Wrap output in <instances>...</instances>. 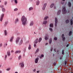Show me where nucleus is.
I'll use <instances>...</instances> for the list:
<instances>
[{
    "label": "nucleus",
    "instance_id": "nucleus-1",
    "mask_svg": "<svg viewBox=\"0 0 73 73\" xmlns=\"http://www.w3.org/2000/svg\"><path fill=\"white\" fill-rule=\"evenodd\" d=\"M21 20L22 21V24H23V25H25L26 23H27V17H25L24 15H23L22 16Z\"/></svg>",
    "mask_w": 73,
    "mask_h": 73
},
{
    "label": "nucleus",
    "instance_id": "nucleus-2",
    "mask_svg": "<svg viewBox=\"0 0 73 73\" xmlns=\"http://www.w3.org/2000/svg\"><path fill=\"white\" fill-rule=\"evenodd\" d=\"M62 13L63 14H65L66 13V9L65 7H64L62 9Z\"/></svg>",
    "mask_w": 73,
    "mask_h": 73
},
{
    "label": "nucleus",
    "instance_id": "nucleus-3",
    "mask_svg": "<svg viewBox=\"0 0 73 73\" xmlns=\"http://www.w3.org/2000/svg\"><path fill=\"white\" fill-rule=\"evenodd\" d=\"M4 13H2L1 14L0 17V21H3V18L4 17Z\"/></svg>",
    "mask_w": 73,
    "mask_h": 73
},
{
    "label": "nucleus",
    "instance_id": "nucleus-4",
    "mask_svg": "<svg viewBox=\"0 0 73 73\" xmlns=\"http://www.w3.org/2000/svg\"><path fill=\"white\" fill-rule=\"evenodd\" d=\"M55 27H57V22H58V21H57V19L55 17Z\"/></svg>",
    "mask_w": 73,
    "mask_h": 73
},
{
    "label": "nucleus",
    "instance_id": "nucleus-5",
    "mask_svg": "<svg viewBox=\"0 0 73 73\" xmlns=\"http://www.w3.org/2000/svg\"><path fill=\"white\" fill-rule=\"evenodd\" d=\"M19 65H21V68H23L24 66V62H21V63H20L19 64Z\"/></svg>",
    "mask_w": 73,
    "mask_h": 73
},
{
    "label": "nucleus",
    "instance_id": "nucleus-6",
    "mask_svg": "<svg viewBox=\"0 0 73 73\" xmlns=\"http://www.w3.org/2000/svg\"><path fill=\"white\" fill-rule=\"evenodd\" d=\"M47 5V4L46 3H45L44 4L43 7L42 8V9L43 10H45V8H46V6Z\"/></svg>",
    "mask_w": 73,
    "mask_h": 73
},
{
    "label": "nucleus",
    "instance_id": "nucleus-7",
    "mask_svg": "<svg viewBox=\"0 0 73 73\" xmlns=\"http://www.w3.org/2000/svg\"><path fill=\"white\" fill-rule=\"evenodd\" d=\"M20 40V37H18L16 40V44H18L19 42V40Z\"/></svg>",
    "mask_w": 73,
    "mask_h": 73
},
{
    "label": "nucleus",
    "instance_id": "nucleus-8",
    "mask_svg": "<svg viewBox=\"0 0 73 73\" xmlns=\"http://www.w3.org/2000/svg\"><path fill=\"white\" fill-rule=\"evenodd\" d=\"M19 21V19L18 18H16L15 19L14 21V23L15 24H16L17 23H18Z\"/></svg>",
    "mask_w": 73,
    "mask_h": 73
},
{
    "label": "nucleus",
    "instance_id": "nucleus-9",
    "mask_svg": "<svg viewBox=\"0 0 73 73\" xmlns=\"http://www.w3.org/2000/svg\"><path fill=\"white\" fill-rule=\"evenodd\" d=\"M39 60V58H37L35 60V64H37L38 63V60Z\"/></svg>",
    "mask_w": 73,
    "mask_h": 73
},
{
    "label": "nucleus",
    "instance_id": "nucleus-10",
    "mask_svg": "<svg viewBox=\"0 0 73 73\" xmlns=\"http://www.w3.org/2000/svg\"><path fill=\"white\" fill-rule=\"evenodd\" d=\"M62 40L63 41H65V37H64V35L62 34Z\"/></svg>",
    "mask_w": 73,
    "mask_h": 73
},
{
    "label": "nucleus",
    "instance_id": "nucleus-11",
    "mask_svg": "<svg viewBox=\"0 0 73 73\" xmlns=\"http://www.w3.org/2000/svg\"><path fill=\"white\" fill-rule=\"evenodd\" d=\"M48 37H49V36H48V35H46L44 37V39L46 40H48V39H49Z\"/></svg>",
    "mask_w": 73,
    "mask_h": 73
},
{
    "label": "nucleus",
    "instance_id": "nucleus-12",
    "mask_svg": "<svg viewBox=\"0 0 73 73\" xmlns=\"http://www.w3.org/2000/svg\"><path fill=\"white\" fill-rule=\"evenodd\" d=\"M29 25L30 26H33V21H31Z\"/></svg>",
    "mask_w": 73,
    "mask_h": 73
},
{
    "label": "nucleus",
    "instance_id": "nucleus-13",
    "mask_svg": "<svg viewBox=\"0 0 73 73\" xmlns=\"http://www.w3.org/2000/svg\"><path fill=\"white\" fill-rule=\"evenodd\" d=\"M38 38H37L36 40L34 41V44H37L38 42Z\"/></svg>",
    "mask_w": 73,
    "mask_h": 73
},
{
    "label": "nucleus",
    "instance_id": "nucleus-14",
    "mask_svg": "<svg viewBox=\"0 0 73 73\" xmlns=\"http://www.w3.org/2000/svg\"><path fill=\"white\" fill-rule=\"evenodd\" d=\"M23 40H21L19 43V45H21V44H23Z\"/></svg>",
    "mask_w": 73,
    "mask_h": 73
},
{
    "label": "nucleus",
    "instance_id": "nucleus-15",
    "mask_svg": "<svg viewBox=\"0 0 73 73\" xmlns=\"http://www.w3.org/2000/svg\"><path fill=\"white\" fill-rule=\"evenodd\" d=\"M20 52H21V51L20 50H17V51H16L15 52V54H17V53H20Z\"/></svg>",
    "mask_w": 73,
    "mask_h": 73
},
{
    "label": "nucleus",
    "instance_id": "nucleus-16",
    "mask_svg": "<svg viewBox=\"0 0 73 73\" xmlns=\"http://www.w3.org/2000/svg\"><path fill=\"white\" fill-rule=\"evenodd\" d=\"M68 5L69 7H71V3L70 2H68Z\"/></svg>",
    "mask_w": 73,
    "mask_h": 73
},
{
    "label": "nucleus",
    "instance_id": "nucleus-17",
    "mask_svg": "<svg viewBox=\"0 0 73 73\" xmlns=\"http://www.w3.org/2000/svg\"><path fill=\"white\" fill-rule=\"evenodd\" d=\"M13 36H12L11 37L10 39V41H11V42H12V41H13Z\"/></svg>",
    "mask_w": 73,
    "mask_h": 73
},
{
    "label": "nucleus",
    "instance_id": "nucleus-18",
    "mask_svg": "<svg viewBox=\"0 0 73 73\" xmlns=\"http://www.w3.org/2000/svg\"><path fill=\"white\" fill-rule=\"evenodd\" d=\"M42 40V38H40L38 39V42H41V41Z\"/></svg>",
    "mask_w": 73,
    "mask_h": 73
},
{
    "label": "nucleus",
    "instance_id": "nucleus-19",
    "mask_svg": "<svg viewBox=\"0 0 73 73\" xmlns=\"http://www.w3.org/2000/svg\"><path fill=\"white\" fill-rule=\"evenodd\" d=\"M61 10H59L57 13V15H60V13H61Z\"/></svg>",
    "mask_w": 73,
    "mask_h": 73
},
{
    "label": "nucleus",
    "instance_id": "nucleus-20",
    "mask_svg": "<svg viewBox=\"0 0 73 73\" xmlns=\"http://www.w3.org/2000/svg\"><path fill=\"white\" fill-rule=\"evenodd\" d=\"M7 54L8 56H10V55H11V54L10 53V51H8L7 52Z\"/></svg>",
    "mask_w": 73,
    "mask_h": 73
},
{
    "label": "nucleus",
    "instance_id": "nucleus-21",
    "mask_svg": "<svg viewBox=\"0 0 73 73\" xmlns=\"http://www.w3.org/2000/svg\"><path fill=\"white\" fill-rule=\"evenodd\" d=\"M53 6H54V3H52L50 6V7L52 8L53 7Z\"/></svg>",
    "mask_w": 73,
    "mask_h": 73
},
{
    "label": "nucleus",
    "instance_id": "nucleus-22",
    "mask_svg": "<svg viewBox=\"0 0 73 73\" xmlns=\"http://www.w3.org/2000/svg\"><path fill=\"white\" fill-rule=\"evenodd\" d=\"M2 11L3 12V13L5 12V11H6L5 9L4 8H2Z\"/></svg>",
    "mask_w": 73,
    "mask_h": 73
},
{
    "label": "nucleus",
    "instance_id": "nucleus-23",
    "mask_svg": "<svg viewBox=\"0 0 73 73\" xmlns=\"http://www.w3.org/2000/svg\"><path fill=\"white\" fill-rule=\"evenodd\" d=\"M4 33L5 36H7V32L6 30L4 31Z\"/></svg>",
    "mask_w": 73,
    "mask_h": 73
},
{
    "label": "nucleus",
    "instance_id": "nucleus-24",
    "mask_svg": "<svg viewBox=\"0 0 73 73\" xmlns=\"http://www.w3.org/2000/svg\"><path fill=\"white\" fill-rule=\"evenodd\" d=\"M50 27H51L52 28V27H53V24L51 23L49 25Z\"/></svg>",
    "mask_w": 73,
    "mask_h": 73
},
{
    "label": "nucleus",
    "instance_id": "nucleus-25",
    "mask_svg": "<svg viewBox=\"0 0 73 73\" xmlns=\"http://www.w3.org/2000/svg\"><path fill=\"white\" fill-rule=\"evenodd\" d=\"M48 23V21H44L43 22V24H46Z\"/></svg>",
    "mask_w": 73,
    "mask_h": 73
},
{
    "label": "nucleus",
    "instance_id": "nucleus-26",
    "mask_svg": "<svg viewBox=\"0 0 73 73\" xmlns=\"http://www.w3.org/2000/svg\"><path fill=\"white\" fill-rule=\"evenodd\" d=\"M28 49L29 50H31V44L29 45V46L28 47Z\"/></svg>",
    "mask_w": 73,
    "mask_h": 73
},
{
    "label": "nucleus",
    "instance_id": "nucleus-27",
    "mask_svg": "<svg viewBox=\"0 0 73 73\" xmlns=\"http://www.w3.org/2000/svg\"><path fill=\"white\" fill-rule=\"evenodd\" d=\"M8 24V22L7 21V22H5V24L4 25V26H6Z\"/></svg>",
    "mask_w": 73,
    "mask_h": 73
},
{
    "label": "nucleus",
    "instance_id": "nucleus-28",
    "mask_svg": "<svg viewBox=\"0 0 73 73\" xmlns=\"http://www.w3.org/2000/svg\"><path fill=\"white\" fill-rule=\"evenodd\" d=\"M36 4L37 5H39V4H40V1H37Z\"/></svg>",
    "mask_w": 73,
    "mask_h": 73
},
{
    "label": "nucleus",
    "instance_id": "nucleus-29",
    "mask_svg": "<svg viewBox=\"0 0 73 73\" xmlns=\"http://www.w3.org/2000/svg\"><path fill=\"white\" fill-rule=\"evenodd\" d=\"M52 38H51L50 39L49 42V44H50L52 43Z\"/></svg>",
    "mask_w": 73,
    "mask_h": 73
},
{
    "label": "nucleus",
    "instance_id": "nucleus-30",
    "mask_svg": "<svg viewBox=\"0 0 73 73\" xmlns=\"http://www.w3.org/2000/svg\"><path fill=\"white\" fill-rule=\"evenodd\" d=\"M72 33V32L71 31H70L69 34V36H71Z\"/></svg>",
    "mask_w": 73,
    "mask_h": 73
},
{
    "label": "nucleus",
    "instance_id": "nucleus-31",
    "mask_svg": "<svg viewBox=\"0 0 73 73\" xmlns=\"http://www.w3.org/2000/svg\"><path fill=\"white\" fill-rule=\"evenodd\" d=\"M70 24L71 25H72V24H73V20L72 19H70Z\"/></svg>",
    "mask_w": 73,
    "mask_h": 73
},
{
    "label": "nucleus",
    "instance_id": "nucleus-32",
    "mask_svg": "<svg viewBox=\"0 0 73 73\" xmlns=\"http://www.w3.org/2000/svg\"><path fill=\"white\" fill-rule=\"evenodd\" d=\"M33 8L32 7H30L29 8V11H31L33 9Z\"/></svg>",
    "mask_w": 73,
    "mask_h": 73
},
{
    "label": "nucleus",
    "instance_id": "nucleus-33",
    "mask_svg": "<svg viewBox=\"0 0 73 73\" xmlns=\"http://www.w3.org/2000/svg\"><path fill=\"white\" fill-rule=\"evenodd\" d=\"M38 51H39V49H38V48H37V49L36 50L35 53H37L38 52Z\"/></svg>",
    "mask_w": 73,
    "mask_h": 73
},
{
    "label": "nucleus",
    "instance_id": "nucleus-34",
    "mask_svg": "<svg viewBox=\"0 0 73 73\" xmlns=\"http://www.w3.org/2000/svg\"><path fill=\"white\" fill-rule=\"evenodd\" d=\"M66 23H67V24H68V23H69V20L67 19L66 21Z\"/></svg>",
    "mask_w": 73,
    "mask_h": 73
},
{
    "label": "nucleus",
    "instance_id": "nucleus-35",
    "mask_svg": "<svg viewBox=\"0 0 73 73\" xmlns=\"http://www.w3.org/2000/svg\"><path fill=\"white\" fill-rule=\"evenodd\" d=\"M48 16H46L45 17L44 19V20H46V19H48Z\"/></svg>",
    "mask_w": 73,
    "mask_h": 73
},
{
    "label": "nucleus",
    "instance_id": "nucleus-36",
    "mask_svg": "<svg viewBox=\"0 0 73 73\" xmlns=\"http://www.w3.org/2000/svg\"><path fill=\"white\" fill-rule=\"evenodd\" d=\"M7 55H5V61L7 59Z\"/></svg>",
    "mask_w": 73,
    "mask_h": 73
},
{
    "label": "nucleus",
    "instance_id": "nucleus-37",
    "mask_svg": "<svg viewBox=\"0 0 73 73\" xmlns=\"http://www.w3.org/2000/svg\"><path fill=\"white\" fill-rule=\"evenodd\" d=\"M21 58V56H19L18 57V60H20Z\"/></svg>",
    "mask_w": 73,
    "mask_h": 73
},
{
    "label": "nucleus",
    "instance_id": "nucleus-38",
    "mask_svg": "<svg viewBox=\"0 0 73 73\" xmlns=\"http://www.w3.org/2000/svg\"><path fill=\"white\" fill-rule=\"evenodd\" d=\"M49 29L50 31V32H52V31H53V29H52L51 28H49Z\"/></svg>",
    "mask_w": 73,
    "mask_h": 73
},
{
    "label": "nucleus",
    "instance_id": "nucleus-39",
    "mask_svg": "<svg viewBox=\"0 0 73 73\" xmlns=\"http://www.w3.org/2000/svg\"><path fill=\"white\" fill-rule=\"evenodd\" d=\"M54 40H55V41H56V40H57V38L56 37H55L54 38Z\"/></svg>",
    "mask_w": 73,
    "mask_h": 73
},
{
    "label": "nucleus",
    "instance_id": "nucleus-40",
    "mask_svg": "<svg viewBox=\"0 0 73 73\" xmlns=\"http://www.w3.org/2000/svg\"><path fill=\"white\" fill-rule=\"evenodd\" d=\"M14 1L15 3L16 4H17V0H14Z\"/></svg>",
    "mask_w": 73,
    "mask_h": 73
},
{
    "label": "nucleus",
    "instance_id": "nucleus-41",
    "mask_svg": "<svg viewBox=\"0 0 73 73\" xmlns=\"http://www.w3.org/2000/svg\"><path fill=\"white\" fill-rule=\"evenodd\" d=\"M0 7L1 8H4V5H0Z\"/></svg>",
    "mask_w": 73,
    "mask_h": 73
},
{
    "label": "nucleus",
    "instance_id": "nucleus-42",
    "mask_svg": "<svg viewBox=\"0 0 73 73\" xmlns=\"http://www.w3.org/2000/svg\"><path fill=\"white\" fill-rule=\"evenodd\" d=\"M18 11V9H17V8L15 9H14V11Z\"/></svg>",
    "mask_w": 73,
    "mask_h": 73
},
{
    "label": "nucleus",
    "instance_id": "nucleus-43",
    "mask_svg": "<svg viewBox=\"0 0 73 73\" xmlns=\"http://www.w3.org/2000/svg\"><path fill=\"white\" fill-rule=\"evenodd\" d=\"M34 46L35 48H36V47L37 46H36V43H34Z\"/></svg>",
    "mask_w": 73,
    "mask_h": 73
},
{
    "label": "nucleus",
    "instance_id": "nucleus-44",
    "mask_svg": "<svg viewBox=\"0 0 73 73\" xmlns=\"http://www.w3.org/2000/svg\"><path fill=\"white\" fill-rule=\"evenodd\" d=\"M62 53L63 54H64V50H62Z\"/></svg>",
    "mask_w": 73,
    "mask_h": 73
},
{
    "label": "nucleus",
    "instance_id": "nucleus-45",
    "mask_svg": "<svg viewBox=\"0 0 73 73\" xmlns=\"http://www.w3.org/2000/svg\"><path fill=\"white\" fill-rule=\"evenodd\" d=\"M44 55L43 54H42L41 55V57H44Z\"/></svg>",
    "mask_w": 73,
    "mask_h": 73
},
{
    "label": "nucleus",
    "instance_id": "nucleus-46",
    "mask_svg": "<svg viewBox=\"0 0 73 73\" xmlns=\"http://www.w3.org/2000/svg\"><path fill=\"white\" fill-rule=\"evenodd\" d=\"M10 69H11L10 68H7V71H9V70H10Z\"/></svg>",
    "mask_w": 73,
    "mask_h": 73
},
{
    "label": "nucleus",
    "instance_id": "nucleus-47",
    "mask_svg": "<svg viewBox=\"0 0 73 73\" xmlns=\"http://www.w3.org/2000/svg\"><path fill=\"white\" fill-rule=\"evenodd\" d=\"M2 45H3V44L2 43H1L0 44V47H1L2 46Z\"/></svg>",
    "mask_w": 73,
    "mask_h": 73
},
{
    "label": "nucleus",
    "instance_id": "nucleus-48",
    "mask_svg": "<svg viewBox=\"0 0 73 73\" xmlns=\"http://www.w3.org/2000/svg\"><path fill=\"white\" fill-rule=\"evenodd\" d=\"M54 9H56V6L54 5Z\"/></svg>",
    "mask_w": 73,
    "mask_h": 73
},
{
    "label": "nucleus",
    "instance_id": "nucleus-49",
    "mask_svg": "<svg viewBox=\"0 0 73 73\" xmlns=\"http://www.w3.org/2000/svg\"><path fill=\"white\" fill-rule=\"evenodd\" d=\"M4 47L5 46H7V44L6 43L5 44Z\"/></svg>",
    "mask_w": 73,
    "mask_h": 73
},
{
    "label": "nucleus",
    "instance_id": "nucleus-50",
    "mask_svg": "<svg viewBox=\"0 0 73 73\" xmlns=\"http://www.w3.org/2000/svg\"><path fill=\"white\" fill-rule=\"evenodd\" d=\"M41 27H40L39 29V31H41Z\"/></svg>",
    "mask_w": 73,
    "mask_h": 73
},
{
    "label": "nucleus",
    "instance_id": "nucleus-51",
    "mask_svg": "<svg viewBox=\"0 0 73 73\" xmlns=\"http://www.w3.org/2000/svg\"><path fill=\"white\" fill-rule=\"evenodd\" d=\"M24 52H26V48H25L24 49Z\"/></svg>",
    "mask_w": 73,
    "mask_h": 73
},
{
    "label": "nucleus",
    "instance_id": "nucleus-52",
    "mask_svg": "<svg viewBox=\"0 0 73 73\" xmlns=\"http://www.w3.org/2000/svg\"><path fill=\"white\" fill-rule=\"evenodd\" d=\"M61 4H64V2H61Z\"/></svg>",
    "mask_w": 73,
    "mask_h": 73
},
{
    "label": "nucleus",
    "instance_id": "nucleus-53",
    "mask_svg": "<svg viewBox=\"0 0 73 73\" xmlns=\"http://www.w3.org/2000/svg\"><path fill=\"white\" fill-rule=\"evenodd\" d=\"M11 53H13V52H14V51L13 50H11Z\"/></svg>",
    "mask_w": 73,
    "mask_h": 73
},
{
    "label": "nucleus",
    "instance_id": "nucleus-54",
    "mask_svg": "<svg viewBox=\"0 0 73 73\" xmlns=\"http://www.w3.org/2000/svg\"><path fill=\"white\" fill-rule=\"evenodd\" d=\"M7 2H5L4 3L5 5H6L7 4Z\"/></svg>",
    "mask_w": 73,
    "mask_h": 73
},
{
    "label": "nucleus",
    "instance_id": "nucleus-55",
    "mask_svg": "<svg viewBox=\"0 0 73 73\" xmlns=\"http://www.w3.org/2000/svg\"><path fill=\"white\" fill-rule=\"evenodd\" d=\"M60 60H61V59H62V56H60Z\"/></svg>",
    "mask_w": 73,
    "mask_h": 73
},
{
    "label": "nucleus",
    "instance_id": "nucleus-56",
    "mask_svg": "<svg viewBox=\"0 0 73 73\" xmlns=\"http://www.w3.org/2000/svg\"><path fill=\"white\" fill-rule=\"evenodd\" d=\"M65 65H66V61H65Z\"/></svg>",
    "mask_w": 73,
    "mask_h": 73
},
{
    "label": "nucleus",
    "instance_id": "nucleus-57",
    "mask_svg": "<svg viewBox=\"0 0 73 73\" xmlns=\"http://www.w3.org/2000/svg\"><path fill=\"white\" fill-rule=\"evenodd\" d=\"M68 46H69V44H67L66 45V47H68Z\"/></svg>",
    "mask_w": 73,
    "mask_h": 73
},
{
    "label": "nucleus",
    "instance_id": "nucleus-58",
    "mask_svg": "<svg viewBox=\"0 0 73 73\" xmlns=\"http://www.w3.org/2000/svg\"><path fill=\"white\" fill-rule=\"evenodd\" d=\"M36 69H34L33 70L34 72H36Z\"/></svg>",
    "mask_w": 73,
    "mask_h": 73
},
{
    "label": "nucleus",
    "instance_id": "nucleus-59",
    "mask_svg": "<svg viewBox=\"0 0 73 73\" xmlns=\"http://www.w3.org/2000/svg\"><path fill=\"white\" fill-rule=\"evenodd\" d=\"M48 43H46L45 44V45H48Z\"/></svg>",
    "mask_w": 73,
    "mask_h": 73
},
{
    "label": "nucleus",
    "instance_id": "nucleus-60",
    "mask_svg": "<svg viewBox=\"0 0 73 73\" xmlns=\"http://www.w3.org/2000/svg\"><path fill=\"white\" fill-rule=\"evenodd\" d=\"M52 48H51L50 49V51H52Z\"/></svg>",
    "mask_w": 73,
    "mask_h": 73
},
{
    "label": "nucleus",
    "instance_id": "nucleus-61",
    "mask_svg": "<svg viewBox=\"0 0 73 73\" xmlns=\"http://www.w3.org/2000/svg\"><path fill=\"white\" fill-rule=\"evenodd\" d=\"M53 64H54V65H56V63H53Z\"/></svg>",
    "mask_w": 73,
    "mask_h": 73
},
{
    "label": "nucleus",
    "instance_id": "nucleus-62",
    "mask_svg": "<svg viewBox=\"0 0 73 73\" xmlns=\"http://www.w3.org/2000/svg\"><path fill=\"white\" fill-rule=\"evenodd\" d=\"M0 73H2V71L1 70H0Z\"/></svg>",
    "mask_w": 73,
    "mask_h": 73
},
{
    "label": "nucleus",
    "instance_id": "nucleus-63",
    "mask_svg": "<svg viewBox=\"0 0 73 73\" xmlns=\"http://www.w3.org/2000/svg\"><path fill=\"white\" fill-rule=\"evenodd\" d=\"M40 71H37V73H39V72Z\"/></svg>",
    "mask_w": 73,
    "mask_h": 73
},
{
    "label": "nucleus",
    "instance_id": "nucleus-64",
    "mask_svg": "<svg viewBox=\"0 0 73 73\" xmlns=\"http://www.w3.org/2000/svg\"><path fill=\"white\" fill-rule=\"evenodd\" d=\"M54 51L55 52H56V49H54Z\"/></svg>",
    "mask_w": 73,
    "mask_h": 73
}]
</instances>
